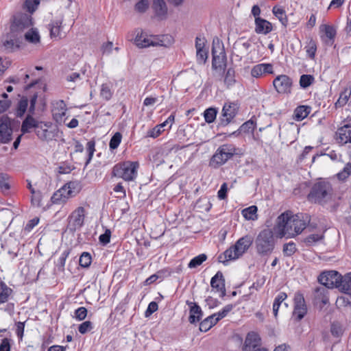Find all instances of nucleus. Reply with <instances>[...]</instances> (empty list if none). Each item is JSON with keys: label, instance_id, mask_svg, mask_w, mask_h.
Wrapping results in <instances>:
<instances>
[{"label": "nucleus", "instance_id": "obj_43", "mask_svg": "<svg viewBox=\"0 0 351 351\" xmlns=\"http://www.w3.org/2000/svg\"><path fill=\"white\" fill-rule=\"evenodd\" d=\"M28 106V100L25 97H23L18 104V107L16 109V116L21 117L25 111L27 110Z\"/></svg>", "mask_w": 351, "mask_h": 351}, {"label": "nucleus", "instance_id": "obj_38", "mask_svg": "<svg viewBox=\"0 0 351 351\" xmlns=\"http://www.w3.org/2000/svg\"><path fill=\"white\" fill-rule=\"evenodd\" d=\"M273 14L278 19L282 25L285 27L287 25V17L284 9L278 7H274L272 10Z\"/></svg>", "mask_w": 351, "mask_h": 351}, {"label": "nucleus", "instance_id": "obj_63", "mask_svg": "<svg viewBox=\"0 0 351 351\" xmlns=\"http://www.w3.org/2000/svg\"><path fill=\"white\" fill-rule=\"evenodd\" d=\"M158 304L156 302H151L145 311V317H149L158 310Z\"/></svg>", "mask_w": 351, "mask_h": 351}, {"label": "nucleus", "instance_id": "obj_46", "mask_svg": "<svg viewBox=\"0 0 351 351\" xmlns=\"http://www.w3.org/2000/svg\"><path fill=\"white\" fill-rule=\"evenodd\" d=\"M92 258L89 253L83 252L80 257L79 263L82 267H88L91 263Z\"/></svg>", "mask_w": 351, "mask_h": 351}, {"label": "nucleus", "instance_id": "obj_21", "mask_svg": "<svg viewBox=\"0 0 351 351\" xmlns=\"http://www.w3.org/2000/svg\"><path fill=\"white\" fill-rule=\"evenodd\" d=\"M175 116L171 114L163 123L157 125L156 127L147 132V136L152 138L158 137L164 130V128L169 124V128H171L172 123L174 122Z\"/></svg>", "mask_w": 351, "mask_h": 351}, {"label": "nucleus", "instance_id": "obj_29", "mask_svg": "<svg viewBox=\"0 0 351 351\" xmlns=\"http://www.w3.org/2000/svg\"><path fill=\"white\" fill-rule=\"evenodd\" d=\"M51 126L50 123L40 122L39 128L36 130L38 137L43 141H47L51 138L50 132L48 128Z\"/></svg>", "mask_w": 351, "mask_h": 351}, {"label": "nucleus", "instance_id": "obj_27", "mask_svg": "<svg viewBox=\"0 0 351 351\" xmlns=\"http://www.w3.org/2000/svg\"><path fill=\"white\" fill-rule=\"evenodd\" d=\"M337 141L342 145L351 143V126L346 125L340 128L337 131Z\"/></svg>", "mask_w": 351, "mask_h": 351}, {"label": "nucleus", "instance_id": "obj_2", "mask_svg": "<svg viewBox=\"0 0 351 351\" xmlns=\"http://www.w3.org/2000/svg\"><path fill=\"white\" fill-rule=\"evenodd\" d=\"M274 234V230L271 229H264L258 233L255 239V247L259 256H267L273 252L276 245Z\"/></svg>", "mask_w": 351, "mask_h": 351}, {"label": "nucleus", "instance_id": "obj_52", "mask_svg": "<svg viewBox=\"0 0 351 351\" xmlns=\"http://www.w3.org/2000/svg\"><path fill=\"white\" fill-rule=\"evenodd\" d=\"M295 251V244L293 242H289L283 245V253L285 256H290L293 255Z\"/></svg>", "mask_w": 351, "mask_h": 351}, {"label": "nucleus", "instance_id": "obj_39", "mask_svg": "<svg viewBox=\"0 0 351 351\" xmlns=\"http://www.w3.org/2000/svg\"><path fill=\"white\" fill-rule=\"evenodd\" d=\"M322 30L324 32L325 36L328 38L330 44H332L333 40L337 34L335 27L331 25H324L322 26Z\"/></svg>", "mask_w": 351, "mask_h": 351}, {"label": "nucleus", "instance_id": "obj_11", "mask_svg": "<svg viewBox=\"0 0 351 351\" xmlns=\"http://www.w3.org/2000/svg\"><path fill=\"white\" fill-rule=\"evenodd\" d=\"M293 316H295L298 321L301 320L307 313V306L304 298L303 294L300 292L295 293L293 298Z\"/></svg>", "mask_w": 351, "mask_h": 351}, {"label": "nucleus", "instance_id": "obj_23", "mask_svg": "<svg viewBox=\"0 0 351 351\" xmlns=\"http://www.w3.org/2000/svg\"><path fill=\"white\" fill-rule=\"evenodd\" d=\"M272 31V25L268 21L261 17L255 19V32L257 34H267Z\"/></svg>", "mask_w": 351, "mask_h": 351}, {"label": "nucleus", "instance_id": "obj_30", "mask_svg": "<svg viewBox=\"0 0 351 351\" xmlns=\"http://www.w3.org/2000/svg\"><path fill=\"white\" fill-rule=\"evenodd\" d=\"M339 289L351 295V272L342 276Z\"/></svg>", "mask_w": 351, "mask_h": 351}, {"label": "nucleus", "instance_id": "obj_47", "mask_svg": "<svg viewBox=\"0 0 351 351\" xmlns=\"http://www.w3.org/2000/svg\"><path fill=\"white\" fill-rule=\"evenodd\" d=\"M233 304H228L225 306L221 311L217 313H214L213 315H215L217 320L219 321L225 317L233 309Z\"/></svg>", "mask_w": 351, "mask_h": 351}, {"label": "nucleus", "instance_id": "obj_17", "mask_svg": "<svg viewBox=\"0 0 351 351\" xmlns=\"http://www.w3.org/2000/svg\"><path fill=\"white\" fill-rule=\"evenodd\" d=\"M210 286L213 289L219 293L220 297L223 298L226 295L225 280L221 271H217L211 278Z\"/></svg>", "mask_w": 351, "mask_h": 351}, {"label": "nucleus", "instance_id": "obj_34", "mask_svg": "<svg viewBox=\"0 0 351 351\" xmlns=\"http://www.w3.org/2000/svg\"><path fill=\"white\" fill-rule=\"evenodd\" d=\"M12 290L8 287L4 282H0V304L8 301L10 295L12 294Z\"/></svg>", "mask_w": 351, "mask_h": 351}, {"label": "nucleus", "instance_id": "obj_62", "mask_svg": "<svg viewBox=\"0 0 351 351\" xmlns=\"http://www.w3.org/2000/svg\"><path fill=\"white\" fill-rule=\"evenodd\" d=\"M87 315V310L84 307H80L75 311V317L80 321L84 320Z\"/></svg>", "mask_w": 351, "mask_h": 351}, {"label": "nucleus", "instance_id": "obj_37", "mask_svg": "<svg viewBox=\"0 0 351 351\" xmlns=\"http://www.w3.org/2000/svg\"><path fill=\"white\" fill-rule=\"evenodd\" d=\"M351 88H345V90L340 94L339 98L335 103L336 107H342L345 106L350 97Z\"/></svg>", "mask_w": 351, "mask_h": 351}, {"label": "nucleus", "instance_id": "obj_7", "mask_svg": "<svg viewBox=\"0 0 351 351\" xmlns=\"http://www.w3.org/2000/svg\"><path fill=\"white\" fill-rule=\"evenodd\" d=\"M236 154V148L234 145L224 144L217 148L215 154L212 156L210 161V166L217 168L225 164Z\"/></svg>", "mask_w": 351, "mask_h": 351}, {"label": "nucleus", "instance_id": "obj_22", "mask_svg": "<svg viewBox=\"0 0 351 351\" xmlns=\"http://www.w3.org/2000/svg\"><path fill=\"white\" fill-rule=\"evenodd\" d=\"M62 18L53 20L49 25L50 36L51 38H61L65 36V33L62 32Z\"/></svg>", "mask_w": 351, "mask_h": 351}, {"label": "nucleus", "instance_id": "obj_53", "mask_svg": "<svg viewBox=\"0 0 351 351\" xmlns=\"http://www.w3.org/2000/svg\"><path fill=\"white\" fill-rule=\"evenodd\" d=\"M100 95L106 100H109L111 98L112 92L108 84H104L101 85Z\"/></svg>", "mask_w": 351, "mask_h": 351}, {"label": "nucleus", "instance_id": "obj_48", "mask_svg": "<svg viewBox=\"0 0 351 351\" xmlns=\"http://www.w3.org/2000/svg\"><path fill=\"white\" fill-rule=\"evenodd\" d=\"M31 196V203L35 207L41 206L42 194L40 191H33Z\"/></svg>", "mask_w": 351, "mask_h": 351}, {"label": "nucleus", "instance_id": "obj_61", "mask_svg": "<svg viewBox=\"0 0 351 351\" xmlns=\"http://www.w3.org/2000/svg\"><path fill=\"white\" fill-rule=\"evenodd\" d=\"M111 232L109 229H106L105 232L99 237V242L103 245H107L110 241Z\"/></svg>", "mask_w": 351, "mask_h": 351}, {"label": "nucleus", "instance_id": "obj_18", "mask_svg": "<svg viewBox=\"0 0 351 351\" xmlns=\"http://www.w3.org/2000/svg\"><path fill=\"white\" fill-rule=\"evenodd\" d=\"M261 339L256 332H249L245 339L242 351H254L259 348Z\"/></svg>", "mask_w": 351, "mask_h": 351}, {"label": "nucleus", "instance_id": "obj_36", "mask_svg": "<svg viewBox=\"0 0 351 351\" xmlns=\"http://www.w3.org/2000/svg\"><path fill=\"white\" fill-rule=\"evenodd\" d=\"M223 82H224L225 85L228 88L232 86L235 84V82H236L235 71L232 68H229L226 71V72L225 73Z\"/></svg>", "mask_w": 351, "mask_h": 351}, {"label": "nucleus", "instance_id": "obj_24", "mask_svg": "<svg viewBox=\"0 0 351 351\" xmlns=\"http://www.w3.org/2000/svg\"><path fill=\"white\" fill-rule=\"evenodd\" d=\"M273 66L271 64L262 63L254 66L251 70L252 77L258 78L265 73H272Z\"/></svg>", "mask_w": 351, "mask_h": 351}, {"label": "nucleus", "instance_id": "obj_5", "mask_svg": "<svg viewBox=\"0 0 351 351\" xmlns=\"http://www.w3.org/2000/svg\"><path fill=\"white\" fill-rule=\"evenodd\" d=\"M82 186L78 181H71L65 184L62 187L56 191L52 195L51 199L53 204H64L73 197L80 193Z\"/></svg>", "mask_w": 351, "mask_h": 351}, {"label": "nucleus", "instance_id": "obj_35", "mask_svg": "<svg viewBox=\"0 0 351 351\" xmlns=\"http://www.w3.org/2000/svg\"><path fill=\"white\" fill-rule=\"evenodd\" d=\"M257 207L256 206H251L242 210L243 217L247 220H256L257 219Z\"/></svg>", "mask_w": 351, "mask_h": 351}, {"label": "nucleus", "instance_id": "obj_54", "mask_svg": "<svg viewBox=\"0 0 351 351\" xmlns=\"http://www.w3.org/2000/svg\"><path fill=\"white\" fill-rule=\"evenodd\" d=\"M330 332L334 337H340L343 333V330L340 324L333 323L331 325Z\"/></svg>", "mask_w": 351, "mask_h": 351}, {"label": "nucleus", "instance_id": "obj_40", "mask_svg": "<svg viewBox=\"0 0 351 351\" xmlns=\"http://www.w3.org/2000/svg\"><path fill=\"white\" fill-rule=\"evenodd\" d=\"M3 47L8 51H12L14 48L19 47L17 40L13 38L12 36H8L7 38L3 42Z\"/></svg>", "mask_w": 351, "mask_h": 351}, {"label": "nucleus", "instance_id": "obj_59", "mask_svg": "<svg viewBox=\"0 0 351 351\" xmlns=\"http://www.w3.org/2000/svg\"><path fill=\"white\" fill-rule=\"evenodd\" d=\"M92 329L93 324L90 321L84 322L78 327V330L81 334H85Z\"/></svg>", "mask_w": 351, "mask_h": 351}, {"label": "nucleus", "instance_id": "obj_16", "mask_svg": "<svg viewBox=\"0 0 351 351\" xmlns=\"http://www.w3.org/2000/svg\"><path fill=\"white\" fill-rule=\"evenodd\" d=\"M85 210L83 207L77 208L69 217V224L71 228H80L84 223Z\"/></svg>", "mask_w": 351, "mask_h": 351}, {"label": "nucleus", "instance_id": "obj_41", "mask_svg": "<svg viewBox=\"0 0 351 351\" xmlns=\"http://www.w3.org/2000/svg\"><path fill=\"white\" fill-rule=\"evenodd\" d=\"M217 110L214 108H209L206 109L204 112V117L206 122L208 123H213L216 119Z\"/></svg>", "mask_w": 351, "mask_h": 351}, {"label": "nucleus", "instance_id": "obj_25", "mask_svg": "<svg viewBox=\"0 0 351 351\" xmlns=\"http://www.w3.org/2000/svg\"><path fill=\"white\" fill-rule=\"evenodd\" d=\"M314 300L316 304H320L321 307L328 302V290L326 287H321L315 289Z\"/></svg>", "mask_w": 351, "mask_h": 351}, {"label": "nucleus", "instance_id": "obj_13", "mask_svg": "<svg viewBox=\"0 0 351 351\" xmlns=\"http://www.w3.org/2000/svg\"><path fill=\"white\" fill-rule=\"evenodd\" d=\"M238 112V106L234 103L225 104L223 107L221 117V123L227 125L235 117Z\"/></svg>", "mask_w": 351, "mask_h": 351}, {"label": "nucleus", "instance_id": "obj_51", "mask_svg": "<svg viewBox=\"0 0 351 351\" xmlns=\"http://www.w3.org/2000/svg\"><path fill=\"white\" fill-rule=\"evenodd\" d=\"M149 6L148 0H141L137 2L134 6V9L139 13H144L147 11Z\"/></svg>", "mask_w": 351, "mask_h": 351}, {"label": "nucleus", "instance_id": "obj_49", "mask_svg": "<svg viewBox=\"0 0 351 351\" xmlns=\"http://www.w3.org/2000/svg\"><path fill=\"white\" fill-rule=\"evenodd\" d=\"M350 167H351L350 162H348L347 164H346L343 170L337 174V177L339 180L343 181V182L346 180V179L350 176L349 170L351 169Z\"/></svg>", "mask_w": 351, "mask_h": 351}, {"label": "nucleus", "instance_id": "obj_26", "mask_svg": "<svg viewBox=\"0 0 351 351\" xmlns=\"http://www.w3.org/2000/svg\"><path fill=\"white\" fill-rule=\"evenodd\" d=\"M32 114H28L21 125V132L23 134L30 132L31 130L34 128L36 130L39 128L40 122L36 120Z\"/></svg>", "mask_w": 351, "mask_h": 351}, {"label": "nucleus", "instance_id": "obj_32", "mask_svg": "<svg viewBox=\"0 0 351 351\" xmlns=\"http://www.w3.org/2000/svg\"><path fill=\"white\" fill-rule=\"evenodd\" d=\"M311 107L307 106H300L296 108L294 111L295 119L302 121L306 118L311 112Z\"/></svg>", "mask_w": 351, "mask_h": 351}, {"label": "nucleus", "instance_id": "obj_64", "mask_svg": "<svg viewBox=\"0 0 351 351\" xmlns=\"http://www.w3.org/2000/svg\"><path fill=\"white\" fill-rule=\"evenodd\" d=\"M316 49H317V47H316V45L315 44V43H313V42L310 43L307 47V49H306V53L310 58H311V59L314 58L315 52H316Z\"/></svg>", "mask_w": 351, "mask_h": 351}, {"label": "nucleus", "instance_id": "obj_60", "mask_svg": "<svg viewBox=\"0 0 351 351\" xmlns=\"http://www.w3.org/2000/svg\"><path fill=\"white\" fill-rule=\"evenodd\" d=\"M197 60L200 63H204L208 58V51L206 49L197 50Z\"/></svg>", "mask_w": 351, "mask_h": 351}, {"label": "nucleus", "instance_id": "obj_12", "mask_svg": "<svg viewBox=\"0 0 351 351\" xmlns=\"http://www.w3.org/2000/svg\"><path fill=\"white\" fill-rule=\"evenodd\" d=\"M292 83V80L288 75H280L274 79L273 85L278 93L288 94L291 93Z\"/></svg>", "mask_w": 351, "mask_h": 351}, {"label": "nucleus", "instance_id": "obj_55", "mask_svg": "<svg viewBox=\"0 0 351 351\" xmlns=\"http://www.w3.org/2000/svg\"><path fill=\"white\" fill-rule=\"evenodd\" d=\"M69 254V252L66 250L62 253V254L58 259V261L56 262V266L58 267L59 270L64 269L66 259L68 257Z\"/></svg>", "mask_w": 351, "mask_h": 351}, {"label": "nucleus", "instance_id": "obj_31", "mask_svg": "<svg viewBox=\"0 0 351 351\" xmlns=\"http://www.w3.org/2000/svg\"><path fill=\"white\" fill-rule=\"evenodd\" d=\"M219 321L217 320L215 315L213 314L208 316L199 324V330L202 332H206L215 326Z\"/></svg>", "mask_w": 351, "mask_h": 351}, {"label": "nucleus", "instance_id": "obj_19", "mask_svg": "<svg viewBox=\"0 0 351 351\" xmlns=\"http://www.w3.org/2000/svg\"><path fill=\"white\" fill-rule=\"evenodd\" d=\"M152 9L158 19L164 20L167 18L168 8L164 0H154Z\"/></svg>", "mask_w": 351, "mask_h": 351}, {"label": "nucleus", "instance_id": "obj_45", "mask_svg": "<svg viewBox=\"0 0 351 351\" xmlns=\"http://www.w3.org/2000/svg\"><path fill=\"white\" fill-rule=\"evenodd\" d=\"M122 138V134L117 132H116L112 137L111 138L110 143H109V147L111 149H117L119 144L121 143Z\"/></svg>", "mask_w": 351, "mask_h": 351}, {"label": "nucleus", "instance_id": "obj_56", "mask_svg": "<svg viewBox=\"0 0 351 351\" xmlns=\"http://www.w3.org/2000/svg\"><path fill=\"white\" fill-rule=\"evenodd\" d=\"M39 3L40 0H26L25 2V7L27 8L28 12L32 13L36 10Z\"/></svg>", "mask_w": 351, "mask_h": 351}, {"label": "nucleus", "instance_id": "obj_33", "mask_svg": "<svg viewBox=\"0 0 351 351\" xmlns=\"http://www.w3.org/2000/svg\"><path fill=\"white\" fill-rule=\"evenodd\" d=\"M11 178L5 173H0V190L5 193H8L10 189Z\"/></svg>", "mask_w": 351, "mask_h": 351}, {"label": "nucleus", "instance_id": "obj_44", "mask_svg": "<svg viewBox=\"0 0 351 351\" xmlns=\"http://www.w3.org/2000/svg\"><path fill=\"white\" fill-rule=\"evenodd\" d=\"M206 258H207V256L206 254H199V255L195 256V258H193V259H191V261L189 263V268H195V267L199 266L200 265H202V263L203 262H204L206 260Z\"/></svg>", "mask_w": 351, "mask_h": 351}, {"label": "nucleus", "instance_id": "obj_1", "mask_svg": "<svg viewBox=\"0 0 351 351\" xmlns=\"http://www.w3.org/2000/svg\"><path fill=\"white\" fill-rule=\"evenodd\" d=\"M310 216L299 213L292 215L287 211L279 215L274 227L275 234L278 238H293L300 234L310 222Z\"/></svg>", "mask_w": 351, "mask_h": 351}, {"label": "nucleus", "instance_id": "obj_9", "mask_svg": "<svg viewBox=\"0 0 351 351\" xmlns=\"http://www.w3.org/2000/svg\"><path fill=\"white\" fill-rule=\"evenodd\" d=\"M342 276L336 271L322 272L318 277V281L326 289L339 288Z\"/></svg>", "mask_w": 351, "mask_h": 351}, {"label": "nucleus", "instance_id": "obj_58", "mask_svg": "<svg viewBox=\"0 0 351 351\" xmlns=\"http://www.w3.org/2000/svg\"><path fill=\"white\" fill-rule=\"evenodd\" d=\"M323 239V235L322 234H311L309 236H308L304 241L305 243H306L308 245H313V243L322 240Z\"/></svg>", "mask_w": 351, "mask_h": 351}, {"label": "nucleus", "instance_id": "obj_3", "mask_svg": "<svg viewBox=\"0 0 351 351\" xmlns=\"http://www.w3.org/2000/svg\"><path fill=\"white\" fill-rule=\"evenodd\" d=\"M332 194L333 190L330 182L322 180L313 186L308 199L312 202L324 204L331 200Z\"/></svg>", "mask_w": 351, "mask_h": 351}, {"label": "nucleus", "instance_id": "obj_57", "mask_svg": "<svg viewBox=\"0 0 351 351\" xmlns=\"http://www.w3.org/2000/svg\"><path fill=\"white\" fill-rule=\"evenodd\" d=\"M95 143L93 141H90L86 143V150L88 152V159L86 162V165L90 162V161L91 160V159L93 158L94 152L95 150Z\"/></svg>", "mask_w": 351, "mask_h": 351}, {"label": "nucleus", "instance_id": "obj_4", "mask_svg": "<svg viewBox=\"0 0 351 351\" xmlns=\"http://www.w3.org/2000/svg\"><path fill=\"white\" fill-rule=\"evenodd\" d=\"M253 237L247 234L240 238L234 245L227 249L219 258L221 262L236 260L241 256L251 246Z\"/></svg>", "mask_w": 351, "mask_h": 351}, {"label": "nucleus", "instance_id": "obj_42", "mask_svg": "<svg viewBox=\"0 0 351 351\" xmlns=\"http://www.w3.org/2000/svg\"><path fill=\"white\" fill-rule=\"evenodd\" d=\"M25 39L32 43H38L40 42V36L36 29H32L25 34Z\"/></svg>", "mask_w": 351, "mask_h": 351}, {"label": "nucleus", "instance_id": "obj_6", "mask_svg": "<svg viewBox=\"0 0 351 351\" xmlns=\"http://www.w3.org/2000/svg\"><path fill=\"white\" fill-rule=\"evenodd\" d=\"M138 167L137 162L125 161L113 167L112 175L125 181H132L137 176Z\"/></svg>", "mask_w": 351, "mask_h": 351}, {"label": "nucleus", "instance_id": "obj_14", "mask_svg": "<svg viewBox=\"0 0 351 351\" xmlns=\"http://www.w3.org/2000/svg\"><path fill=\"white\" fill-rule=\"evenodd\" d=\"M32 25V18L27 14H19L14 16L11 25L12 32L22 31Z\"/></svg>", "mask_w": 351, "mask_h": 351}, {"label": "nucleus", "instance_id": "obj_15", "mask_svg": "<svg viewBox=\"0 0 351 351\" xmlns=\"http://www.w3.org/2000/svg\"><path fill=\"white\" fill-rule=\"evenodd\" d=\"M12 129L10 121L7 117H2L0 123V141L8 143L12 140Z\"/></svg>", "mask_w": 351, "mask_h": 351}, {"label": "nucleus", "instance_id": "obj_50", "mask_svg": "<svg viewBox=\"0 0 351 351\" xmlns=\"http://www.w3.org/2000/svg\"><path fill=\"white\" fill-rule=\"evenodd\" d=\"M314 81V77L311 75H302L300 79V85L306 88L308 87Z\"/></svg>", "mask_w": 351, "mask_h": 351}, {"label": "nucleus", "instance_id": "obj_8", "mask_svg": "<svg viewBox=\"0 0 351 351\" xmlns=\"http://www.w3.org/2000/svg\"><path fill=\"white\" fill-rule=\"evenodd\" d=\"M212 66L215 69L222 70L226 66V56L222 44L219 40L213 41L212 47Z\"/></svg>", "mask_w": 351, "mask_h": 351}, {"label": "nucleus", "instance_id": "obj_28", "mask_svg": "<svg viewBox=\"0 0 351 351\" xmlns=\"http://www.w3.org/2000/svg\"><path fill=\"white\" fill-rule=\"evenodd\" d=\"M189 321L191 324H195L202 319L203 312L198 304H193L190 308Z\"/></svg>", "mask_w": 351, "mask_h": 351}, {"label": "nucleus", "instance_id": "obj_20", "mask_svg": "<svg viewBox=\"0 0 351 351\" xmlns=\"http://www.w3.org/2000/svg\"><path fill=\"white\" fill-rule=\"evenodd\" d=\"M66 111V106L63 100H58L53 104L52 114L57 122L62 121Z\"/></svg>", "mask_w": 351, "mask_h": 351}, {"label": "nucleus", "instance_id": "obj_10", "mask_svg": "<svg viewBox=\"0 0 351 351\" xmlns=\"http://www.w3.org/2000/svg\"><path fill=\"white\" fill-rule=\"evenodd\" d=\"M134 43L140 48L148 47L150 46H162V40L156 36L147 35L141 32L138 33L134 39Z\"/></svg>", "mask_w": 351, "mask_h": 351}]
</instances>
